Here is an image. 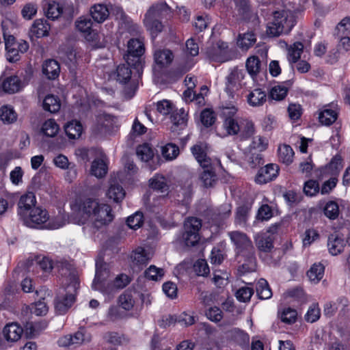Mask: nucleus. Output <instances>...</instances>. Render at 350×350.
<instances>
[{
	"instance_id": "nucleus-56",
	"label": "nucleus",
	"mask_w": 350,
	"mask_h": 350,
	"mask_svg": "<svg viewBox=\"0 0 350 350\" xmlns=\"http://www.w3.org/2000/svg\"><path fill=\"white\" fill-rule=\"evenodd\" d=\"M59 130V125L53 119L44 122L42 126V132L47 137H55Z\"/></svg>"
},
{
	"instance_id": "nucleus-28",
	"label": "nucleus",
	"mask_w": 350,
	"mask_h": 350,
	"mask_svg": "<svg viewBox=\"0 0 350 350\" xmlns=\"http://www.w3.org/2000/svg\"><path fill=\"white\" fill-rule=\"evenodd\" d=\"M50 28L46 20L37 19L31 26L30 32L36 38H42L48 36Z\"/></svg>"
},
{
	"instance_id": "nucleus-33",
	"label": "nucleus",
	"mask_w": 350,
	"mask_h": 350,
	"mask_svg": "<svg viewBox=\"0 0 350 350\" xmlns=\"http://www.w3.org/2000/svg\"><path fill=\"white\" fill-rule=\"evenodd\" d=\"M131 259L134 265L139 267L141 266H146L148 264L150 258L144 248L137 247L131 253Z\"/></svg>"
},
{
	"instance_id": "nucleus-64",
	"label": "nucleus",
	"mask_w": 350,
	"mask_h": 350,
	"mask_svg": "<svg viewBox=\"0 0 350 350\" xmlns=\"http://www.w3.org/2000/svg\"><path fill=\"white\" fill-rule=\"evenodd\" d=\"M254 294V290L251 287L243 286L236 293L237 299L241 302L249 301Z\"/></svg>"
},
{
	"instance_id": "nucleus-10",
	"label": "nucleus",
	"mask_w": 350,
	"mask_h": 350,
	"mask_svg": "<svg viewBox=\"0 0 350 350\" xmlns=\"http://www.w3.org/2000/svg\"><path fill=\"white\" fill-rule=\"evenodd\" d=\"M245 76L243 69H239L238 67L233 68L230 74L226 77V92L232 96L234 92L241 88L242 81Z\"/></svg>"
},
{
	"instance_id": "nucleus-49",
	"label": "nucleus",
	"mask_w": 350,
	"mask_h": 350,
	"mask_svg": "<svg viewBox=\"0 0 350 350\" xmlns=\"http://www.w3.org/2000/svg\"><path fill=\"white\" fill-rule=\"evenodd\" d=\"M304 50V44L300 42H296L290 46L288 49V59L290 63L297 62L301 57Z\"/></svg>"
},
{
	"instance_id": "nucleus-14",
	"label": "nucleus",
	"mask_w": 350,
	"mask_h": 350,
	"mask_svg": "<svg viewBox=\"0 0 350 350\" xmlns=\"http://www.w3.org/2000/svg\"><path fill=\"white\" fill-rule=\"evenodd\" d=\"M75 301L72 293H59L55 299V308L58 314H64Z\"/></svg>"
},
{
	"instance_id": "nucleus-20",
	"label": "nucleus",
	"mask_w": 350,
	"mask_h": 350,
	"mask_svg": "<svg viewBox=\"0 0 350 350\" xmlns=\"http://www.w3.org/2000/svg\"><path fill=\"white\" fill-rule=\"evenodd\" d=\"M77 29L84 33L85 38L89 40L96 39V33L92 29V22L90 18L81 17L76 21Z\"/></svg>"
},
{
	"instance_id": "nucleus-52",
	"label": "nucleus",
	"mask_w": 350,
	"mask_h": 350,
	"mask_svg": "<svg viewBox=\"0 0 350 350\" xmlns=\"http://www.w3.org/2000/svg\"><path fill=\"white\" fill-rule=\"evenodd\" d=\"M107 172V167L106 163L103 159H95L91 166V174L97 177L102 178Z\"/></svg>"
},
{
	"instance_id": "nucleus-57",
	"label": "nucleus",
	"mask_w": 350,
	"mask_h": 350,
	"mask_svg": "<svg viewBox=\"0 0 350 350\" xmlns=\"http://www.w3.org/2000/svg\"><path fill=\"white\" fill-rule=\"evenodd\" d=\"M120 306L125 310H131L135 304L133 295L131 292L125 291L121 294L118 298Z\"/></svg>"
},
{
	"instance_id": "nucleus-12",
	"label": "nucleus",
	"mask_w": 350,
	"mask_h": 350,
	"mask_svg": "<svg viewBox=\"0 0 350 350\" xmlns=\"http://www.w3.org/2000/svg\"><path fill=\"white\" fill-rule=\"evenodd\" d=\"M92 219L94 220V225L97 228L110 223L113 219L111 206L106 204H100Z\"/></svg>"
},
{
	"instance_id": "nucleus-11",
	"label": "nucleus",
	"mask_w": 350,
	"mask_h": 350,
	"mask_svg": "<svg viewBox=\"0 0 350 350\" xmlns=\"http://www.w3.org/2000/svg\"><path fill=\"white\" fill-rule=\"evenodd\" d=\"M279 167L276 164L269 163L261 167L255 176V182L259 185L266 184L278 176Z\"/></svg>"
},
{
	"instance_id": "nucleus-35",
	"label": "nucleus",
	"mask_w": 350,
	"mask_h": 350,
	"mask_svg": "<svg viewBox=\"0 0 350 350\" xmlns=\"http://www.w3.org/2000/svg\"><path fill=\"white\" fill-rule=\"evenodd\" d=\"M3 91L8 94H14L21 89V81L17 76L7 77L2 83Z\"/></svg>"
},
{
	"instance_id": "nucleus-46",
	"label": "nucleus",
	"mask_w": 350,
	"mask_h": 350,
	"mask_svg": "<svg viewBox=\"0 0 350 350\" xmlns=\"http://www.w3.org/2000/svg\"><path fill=\"white\" fill-rule=\"evenodd\" d=\"M107 195L114 202H119L124 199L125 196V191L120 184H111L107 191Z\"/></svg>"
},
{
	"instance_id": "nucleus-17",
	"label": "nucleus",
	"mask_w": 350,
	"mask_h": 350,
	"mask_svg": "<svg viewBox=\"0 0 350 350\" xmlns=\"http://www.w3.org/2000/svg\"><path fill=\"white\" fill-rule=\"evenodd\" d=\"M346 241L338 234H332L328 237L327 247L329 253L333 256L340 254L346 245Z\"/></svg>"
},
{
	"instance_id": "nucleus-36",
	"label": "nucleus",
	"mask_w": 350,
	"mask_h": 350,
	"mask_svg": "<svg viewBox=\"0 0 350 350\" xmlns=\"http://www.w3.org/2000/svg\"><path fill=\"white\" fill-rule=\"evenodd\" d=\"M256 41L255 34L252 32H247L239 35L237 44L240 49L247 51L254 44Z\"/></svg>"
},
{
	"instance_id": "nucleus-59",
	"label": "nucleus",
	"mask_w": 350,
	"mask_h": 350,
	"mask_svg": "<svg viewBox=\"0 0 350 350\" xmlns=\"http://www.w3.org/2000/svg\"><path fill=\"white\" fill-rule=\"evenodd\" d=\"M143 218V213L140 211H137L127 218V226L131 229H137L142 226L144 223Z\"/></svg>"
},
{
	"instance_id": "nucleus-41",
	"label": "nucleus",
	"mask_w": 350,
	"mask_h": 350,
	"mask_svg": "<svg viewBox=\"0 0 350 350\" xmlns=\"http://www.w3.org/2000/svg\"><path fill=\"white\" fill-rule=\"evenodd\" d=\"M247 72L252 78H254L260 72L261 62L258 56L249 57L245 62Z\"/></svg>"
},
{
	"instance_id": "nucleus-23",
	"label": "nucleus",
	"mask_w": 350,
	"mask_h": 350,
	"mask_svg": "<svg viewBox=\"0 0 350 350\" xmlns=\"http://www.w3.org/2000/svg\"><path fill=\"white\" fill-rule=\"evenodd\" d=\"M60 72L59 63L55 59L46 60L42 65L43 75L50 80L57 78Z\"/></svg>"
},
{
	"instance_id": "nucleus-55",
	"label": "nucleus",
	"mask_w": 350,
	"mask_h": 350,
	"mask_svg": "<svg viewBox=\"0 0 350 350\" xmlns=\"http://www.w3.org/2000/svg\"><path fill=\"white\" fill-rule=\"evenodd\" d=\"M251 207L252 204L247 202L237 208L235 217V223L237 224L241 225L245 223Z\"/></svg>"
},
{
	"instance_id": "nucleus-61",
	"label": "nucleus",
	"mask_w": 350,
	"mask_h": 350,
	"mask_svg": "<svg viewBox=\"0 0 350 350\" xmlns=\"http://www.w3.org/2000/svg\"><path fill=\"white\" fill-rule=\"evenodd\" d=\"M163 275V269L157 268L154 265H150L144 272V276L146 278L154 281L161 280Z\"/></svg>"
},
{
	"instance_id": "nucleus-40",
	"label": "nucleus",
	"mask_w": 350,
	"mask_h": 350,
	"mask_svg": "<svg viewBox=\"0 0 350 350\" xmlns=\"http://www.w3.org/2000/svg\"><path fill=\"white\" fill-rule=\"evenodd\" d=\"M46 16L53 21L57 19L63 12V8L55 1L49 2L44 8Z\"/></svg>"
},
{
	"instance_id": "nucleus-9",
	"label": "nucleus",
	"mask_w": 350,
	"mask_h": 350,
	"mask_svg": "<svg viewBox=\"0 0 350 350\" xmlns=\"http://www.w3.org/2000/svg\"><path fill=\"white\" fill-rule=\"evenodd\" d=\"M55 268L57 269L59 275L66 278V284H68V288L72 286L75 291L76 285L77 284V271L73 265L66 260H60L56 262Z\"/></svg>"
},
{
	"instance_id": "nucleus-34",
	"label": "nucleus",
	"mask_w": 350,
	"mask_h": 350,
	"mask_svg": "<svg viewBox=\"0 0 350 350\" xmlns=\"http://www.w3.org/2000/svg\"><path fill=\"white\" fill-rule=\"evenodd\" d=\"M136 154L137 157L142 161L154 162V152L152 148L148 144L139 145L137 148Z\"/></svg>"
},
{
	"instance_id": "nucleus-3",
	"label": "nucleus",
	"mask_w": 350,
	"mask_h": 350,
	"mask_svg": "<svg viewBox=\"0 0 350 350\" xmlns=\"http://www.w3.org/2000/svg\"><path fill=\"white\" fill-rule=\"evenodd\" d=\"M228 236L235 246V252L238 256L243 257L247 262L243 265L245 266L254 265L256 257L254 254V247L252 241L247 235L240 231H232L228 232Z\"/></svg>"
},
{
	"instance_id": "nucleus-47",
	"label": "nucleus",
	"mask_w": 350,
	"mask_h": 350,
	"mask_svg": "<svg viewBox=\"0 0 350 350\" xmlns=\"http://www.w3.org/2000/svg\"><path fill=\"white\" fill-rule=\"evenodd\" d=\"M324 271L325 267L321 263H314L308 271L307 276L310 280L317 283L323 278Z\"/></svg>"
},
{
	"instance_id": "nucleus-32",
	"label": "nucleus",
	"mask_w": 350,
	"mask_h": 350,
	"mask_svg": "<svg viewBox=\"0 0 350 350\" xmlns=\"http://www.w3.org/2000/svg\"><path fill=\"white\" fill-rule=\"evenodd\" d=\"M64 131L66 135L71 139L79 138L83 131V126L80 122L72 120L64 126Z\"/></svg>"
},
{
	"instance_id": "nucleus-45",
	"label": "nucleus",
	"mask_w": 350,
	"mask_h": 350,
	"mask_svg": "<svg viewBox=\"0 0 350 350\" xmlns=\"http://www.w3.org/2000/svg\"><path fill=\"white\" fill-rule=\"evenodd\" d=\"M0 119L4 124H12L16 121L17 114L12 107L5 105L0 109Z\"/></svg>"
},
{
	"instance_id": "nucleus-16",
	"label": "nucleus",
	"mask_w": 350,
	"mask_h": 350,
	"mask_svg": "<svg viewBox=\"0 0 350 350\" xmlns=\"http://www.w3.org/2000/svg\"><path fill=\"white\" fill-rule=\"evenodd\" d=\"M131 67L134 68L132 64H129L128 63L119 65L112 73L111 77L120 83H127L131 79Z\"/></svg>"
},
{
	"instance_id": "nucleus-15",
	"label": "nucleus",
	"mask_w": 350,
	"mask_h": 350,
	"mask_svg": "<svg viewBox=\"0 0 350 350\" xmlns=\"http://www.w3.org/2000/svg\"><path fill=\"white\" fill-rule=\"evenodd\" d=\"M342 159L340 156H335L331 161L324 167H321L318 170L317 176L319 178H323L328 175H337L342 168Z\"/></svg>"
},
{
	"instance_id": "nucleus-1",
	"label": "nucleus",
	"mask_w": 350,
	"mask_h": 350,
	"mask_svg": "<svg viewBox=\"0 0 350 350\" xmlns=\"http://www.w3.org/2000/svg\"><path fill=\"white\" fill-rule=\"evenodd\" d=\"M295 23V16L292 11H275L271 21L267 25V33L270 37H278L282 33H288Z\"/></svg>"
},
{
	"instance_id": "nucleus-53",
	"label": "nucleus",
	"mask_w": 350,
	"mask_h": 350,
	"mask_svg": "<svg viewBox=\"0 0 350 350\" xmlns=\"http://www.w3.org/2000/svg\"><path fill=\"white\" fill-rule=\"evenodd\" d=\"M321 317V309L318 303H312L308 308L304 319L306 322L313 323Z\"/></svg>"
},
{
	"instance_id": "nucleus-31",
	"label": "nucleus",
	"mask_w": 350,
	"mask_h": 350,
	"mask_svg": "<svg viewBox=\"0 0 350 350\" xmlns=\"http://www.w3.org/2000/svg\"><path fill=\"white\" fill-rule=\"evenodd\" d=\"M131 281V278L124 273L118 275L114 280L109 284V286L112 287V292L111 293H105L104 295H107L109 297H113L117 289L124 288Z\"/></svg>"
},
{
	"instance_id": "nucleus-30",
	"label": "nucleus",
	"mask_w": 350,
	"mask_h": 350,
	"mask_svg": "<svg viewBox=\"0 0 350 350\" xmlns=\"http://www.w3.org/2000/svg\"><path fill=\"white\" fill-rule=\"evenodd\" d=\"M173 58L172 52L168 49L157 51L154 55V62L160 68L170 64L172 62Z\"/></svg>"
},
{
	"instance_id": "nucleus-62",
	"label": "nucleus",
	"mask_w": 350,
	"mask_h": 350,
	"mask_svg": "<svg viewBox=\"0 0 350 350\" xmlns=\"http://www.w3.org/2000/svg\"><path fill=\"white\" fill-rule=\"evenodd\" d=\"M297 310L291 308H286L281 313V320L282 322L287 324H293L297 320Z\"/></svg>"
},
{
	"instance_id": "nucleus-37",
	"label": "nucleus",
	"mask_w": 350,
	"mask_h": 350,
	"mask_svg": "<svg viewBox=\"0 0 350 350\" xmlns=\"http://www.w3.org/2000/svg\"><path fill=\"white\" fill-rule=\"evenodd\" d=\"M43 109L50 113H56L59 111L61 107L60 100L57 96L52 94L47 95L43 100Z\"/></svg>"
},
{
	"instance_id": "nucleus-38",
	"label": "nucleus",
	"mask_w": 350,
	"mask_h": 350,
	"mask_svg": "<svg viewBox=\"0 0 350 350\" xmlns=\"http://www.w3.org/2000/svg\"><path fill=\"white\" fill-rule=\"evenodd\" d=\"M150 187L161 193H167L169 190V186L167 184L166 178L161 175L155 174L153 178L150 179Z\"/></svg>"
},
{
	"instance_id": "nucleus-26",
	"label": "nucleus",
	"mask_w": 350,
	"mask_h": 350,
	"mask_svg": "<svg viewBox=\"0 0 350 350\" xmlns=\"http://www.w3.org/2000/svg\"><path fill=\"white\" fill-rule=\"evenodd\" d=\"M203 171L200 174V180L204 184L205 187H213L217 181V176L214 170L213 167L210 165H207L206 167H202Z\"/></svg>"
},
{
	"instance_id": "nucleus-22",
	"label": "nucleus",
	"mask_w": 350,
	"mask_h": 350,
	"mask_svg": "<svg viewBox=\"0 0 350 350\" xmlns=\"http://www.w3.org/2000/svg\"><path fill=\"white\" fill-rule=\"evenodd\" d=\"M23 332L21 326L16 323H12L4 327L3 334L7 341L16 342L21 338Z\"/></svg>"
},
{
	"instance_id": "nucleus-5",
	"label": "nucleus",
	"mask_w": 350,
	"mask_h": 350,
	"mask_svg": "<svg viewBox=\"0 0 350 350\" xmlns=\"http://www.w3.org/2000/svg\"><path fill=\"white\" fill-rule=\"evenodd\" d=\"M109 275V265L103 262V258H98L96 262V274L92 285V288L99 291L103 294L111 293L112 287L109 286L111 282L108 280Z\"/></svg>"
},
{
	"instance_id": "nucleus-42",
	"label": "nucleus",
	"mask_w": 350,
	"mask_h": 350,
	"mask_svg": "<svg viewBox=\"0 0 350 350\" xmlns=\"http://www.w3.org/2000/svg\"><path fill=\"white\" fill-rule=\"evenodd\" d=\"M191 151L201 167H206L207 165L211 164V160L207 157L206 153L201 145L193 146L191 148Z\"/></svg>"
},
{
	"instance_id": "nucleus-24",
	"label": "nucleus",
	"mask_w": 350,
	"mask_h": 350,
	"mask_svg": "<svg viewBox=\"0 0 350 350\" xmlns=\"http://www.w3.org/2000/svg\"><path fill=\"white\" fill-rule=\"evenodd\" d=\"M234 5L235 10L243 19H249L252 13V5L250 0H230Z\"/></svg>"
},
{
	"instance_id": "nucleus-27",
	"label": "nucleus",
	"mask_w": 350,
	"mask_h": 350,
	"mask_svg": "<svg viewBox=\"0 0 350 350\" xmlns=\"http://www.w3.org/2000/svg\"><path fill=\"white\" fill-rule=\"evenodd\" d=\"M318 118L322 125L330 126L337 120L338 112L325 106L319 110Z\"/></svg>"
},
{
	"instance_id": "nucleus-43",
	"label": "nucleus",
	"mask_w": 350,
	"mask_h": 350,
	"mask_svg": "<svg viewBox=\"0 0 350 350\" xmlns=\"http://www.w3.org/2000/svg\"><path fill=\"white\" fill-rule=\"evenodd\" d=\"M256 291L257 295L260 299H268L272 296V291L267 281L264 278H260L256 285Z\"/></svg>"
},
{
	"instance_id": "nucleus-54",
	"label": "nucleus",
	"mask_w": 350,
	"mask_h": 350,
	"mask_svg": "<svg viewBox=\"0 0 350 350\" xmlns=\"http://www.w3.org/2000/svg\"><path fill=\"white\" fill-rule=\"evenodd\" d=\"M161 152L166 160L172 161L178 156L180 150L176 144L168 143L162 147Z\"/></svg>"
},
{
	"instance_id": "nucleus-7",
	"label": "nucleus",
	"mask_w": 350,
	"mask_h": 350,
	"mask_svg": "<svg viewBox=\"0 0 350 350\" xmlns=\"http://www.w3.org/2000/svg\"><path fill=\"white\" fill-rule=\"evenodd\" d=\"M127 53L124 56L126 62L132 64L139 73L142 71V55L144 53V44L138 39H131L127 44Z\"/></svg>"
},
{
	"instance_id": "nucleus-21",
	"label": "nucleus",
	"mask_w": 350,
	"mask_h": 350,
	"mask_svg": "<svg viewBox=\"0 0 350 350\" xmlns=\"http://www.w3.org/2000/svg\"><path fill=\"white\" fill-rule=\"evenodd\" d=\"M267 100V94L261 88H255L247 96L248 105L253 107L262 106Z\"/></svg>"
},
{
	"instance_id": "nucleus-58",
	"label": "nucleus",
	"mask_w": 350,
	"mask_h": 350,
	"mask_svg": "<svg viewBox=\"0 0 350 350\" xmlns=\"http://www.w3.org/2000/svg\"><path fill=\"white\" fill-rule=\"evenodd\" d=\"M324 214L330 219H335L339 215V206L337 202L329 201L323 208Z\"/></svg>"
},
{
	"instance_id": "nucleus-8",
	"label": "nucleus",
	"mask_w": 350,
	"mask_h": 350,
	"mask_svg": "<svg viewBox=\"0 0 350 350\" xmlns=\"http://www.w3.org/2000/svg\"><path fill=\"white\" fill-rule=\"evenodd\" d=\"M206 54L209 59L215 62H226L235 58V53L229 49L228 43L219 40L208 49Z\"/></svg>"
},
{
	"instance_id": "nucleus-2",
	"label": "nucleus",
	"mask_w": 350,
	"mask_h": 350,
	"mask_svg": "<svg viewBox=\"0 0 350 350\" xmlns=\"http://www.w3.org/2000/svg\"><path fill=\"white\" fill-rule=\"evenodd\" d=\"M170 12V9L167 3H160L150 7L146 13L144 23L152 39L163 31V25L161 20Z\"/></svg>"
},
{
	"instance_id": "nucleus-63",
	"label": "nucleus",
	"mask_w": 350,
	"mask_h": 350,
	"mask_svg": "<svg viewBox=\"0 0 350 350\" xmlns=\"http://www.w3.org/2000/svg\"><path fill=\"white\" fill-rule=\"evenodd\" d=\"M193 270L199 276H207L210 272L209 267L204 259L198 260L193 265Z\"/></svg>"
},
{
	"instance_id": "nucleus-44",
	"label": "nucleus",
	"mask_w": 350,
	"mask_h": 350,
	"mask_svg": "<svg viewBox=\"0 0 350 350\" xmlns=\"http://www.w3.org/2000/svg\"><path fill=\"white\" fill-rule=\"evenodd\" d=\"M240 124L234 118L226 117L223 122V128L226 133L224 136L239 134V131L241 130Z\"/></svg>"
},
{
	"instance_id": "nucleus-60",
	"label": "nucleus",
	"mask_w": 350,
	"mask_h": 350,
	"mask_svg": "<svg viewBox=\"0 0 350 350\" xmlns=\"http://www.w3.org/2000/svg\"><path fill=\"white\" fill-rule=\"evenodd\" d=\"M216 117L213 110L204 109L200 113V120L205 127L211 126L215 122Z\"/></svg>"
},
{
	"instance_id": "nucleus-4",
	"label": "nucleus",
	"mask_w": 350,
	"mask_h": 350,
	"mask_svg": "<svg viewBox=\"0 0 350 350\" xmlns=\"http://www.w3.org/2000/svg\"><path fill=\"white\" fill-rule=\"evenodd\" d=\"M48 211L39 206L33 207V210L21 220L23 224L30 228H58L60 225H53L49 221Z\"/></svg>"
},
{
	"instance_id": "nucleus-39",
	"label": "nucleus",
	"mask_w": 350,
	"mask_h": 350,
	"mask_svg": "<svg viewBox=\"0 0 350 350\" xmlns=\"http://www.w3.org/2000/svg\"><path fill=\"white\" fill-rule=\"evenodd\" d=\"M278 152V158L281 162L287 165L293 162L295 153L289 145L283 144L280 146Z\"/></svg>"
},
{
	"instance_id": "nucleus-29",
	"label": "nucleus",
	"mask_w": 350,
	"mask_h": 350,
	"mask_svg": "<svg viewBox=\"0 0 350 350\" xmlns=\"http://www.w3.org/2000/svg\"><path fill=\"white\" fill-rule=\"evenodd\" d=\"M90 14L96 22L101 23L108 18L109 11L106 5L98 3L91 7Z\"/></svg>"
},
{
	"instance_id": "nucleus-48",
	"label": "nucleus",
	"mask_w": 350,
	"mask_h": 350,
	"mask_svg": "<svg viewBox=\"0 0 350 350\" xmlns=\"http://www.w3.org/2000/svg\"><path fill=\"white\" fill-rule=\"evenodd\" d=\"M100 204L91 198L85 199L80 205L79 210L88 217H93Z\"/></svg>"
},
{
	"instance_id": "nucleus-13",
	"label": "nucleus",
	"mask_w": 350,
	"mask_h": 350,
	"mask_svg": "<svg viewBox=\"0 0 350 350\" xmlns=\"http://www.w3.org/2000/svg\"><path fill=\"white\" fill-rule=\"evenodd\" d=\"M36 198L33 193L28 192L20 198L17 213L21 219L31 211L36 206Z\"/></svg>"
},
{
	"instance_id": "nucleus-19",
	"label": "nucleus",
	"mask_w": 350,
	"mask_h": 350,
	"mask_svg": "<svg viewBox=\"0 0 350 350\" xmlns=\"http://www.w3.org/2000/svg\"><path fill=\"white\" fill-rule=\"evenodd\" d=\"M187 113L183 108L176 109L172 111L170 118L173 123L172 131L173 132L185 128L187 122Z\"/></svg>"
},
{
	"instance_id": "nucleus-51",
	"label": "nucleus",
	"mask_w": 350,
	"mask_h": 350,
	"mask_svg": "<svg viewBox=\"0 0 350 350\" xmlns=\"http://www.w3.org/2000/svg\"><path fill=\"white\" fill-rule=\"evenodd\" d=\"M350 36V16L343 18L336 26L334 36Z\"/></svg>"
},
{
	"instance_id": "nucleus-50",
	"label": "nucleus",
	"mask_w": 350,
	"mask_h": 350,
	"mask_svg": "<svg viewBox=\"0 0 350 350\" xmlns=\"http://www.w3.org/2000/svg\"><path fill=\"white\" fill-rule=\"evenodd\" d=\"M241 130L239 131L241 140L251 137L255 131L254 124L251 120H245L241 122Z\"/></svg>"
},
{
	"instance_id": "nucleus-25",
	"label": "nucleus",
	"mask_w": 350,
	"mask_h": 350,
	"mask_svg": "<svg viewBox=\"0 0 350 350\" xmlns=\"http://www.w3.org/2000/svg\"><path fill=\"white\" fill-rule=\"evenodd\" d=\"M258 249L262 252H270L273 248V238L270 234L262 233L255 238Z\"/></svg>"
},
{
	"instance_id": "nucleus-6",
	"label": "nucleus",
	"mask_w": 350,
	"mask_h": 350,
	"mask_svg": "<svg viewBox=\"0 0 350 350\" xmlns=\"http://www.w3.org/2000/svg\"><path fill=\"white\" fill-rule=\"evenodd\" d=\"M202 228V220L194 217H188L184 222L183 241L187 246H195L200 237L199 232Z\"/></svg>"
},
{
	"instance_id": "nucleus-18",
	"label": "nucleus",
	"mask_w": 350,
	"mask_h": 350,
	"mask_svg": "<svg viewBox=\"0 0 350 350\" xmlns=\"http://www.w3.org/2000/svg\"><path fill=\"white\" fill-rule=\"evenodd\" d=\"M114 122L113 117L109 114H102L97 118L95 131L100 135L109 133L111 131Z\"/></svg>"
}]
</instances>
